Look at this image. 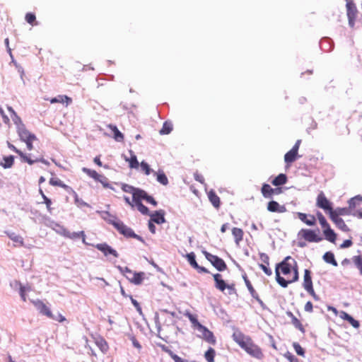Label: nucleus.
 <instances>
[{
	"instance_id": "6",
	"label": "nucleus",
	"mask_w": 362,
	"mask_h": 362,
	"mask_svg": "<svg viewBox=\"0 0 362 362\" xmlns=\"http://www.w3.org/2000/svg\"><path fill=\"white\" fill-rule=\"evenodd\" d=\"M82 171L88 176L93 178L95 181L100 182L105 188L112 189L108 182V179L105 175L99 174L96 170L87 168H83Z\"/></svg>"
},
{
	"instance_id": "22",
	"label": "nucleus",
	"mask_w": 362,
	"mask_h": 362,
	"mask_svg": "<svg viewBox=\"0 0 362 362\" xmlns=\"http://www.w3.org/2000/svg\"><path fill=\"white\" fill-rule=\"evenodd\" d=\"M129 153L131 157L129 158L125 157L124 159L127 162L129 163V166L130 168L137 169L139 167V163L137 160V158L132 150L129 151Z\"/></svg>"
},
{
	"instance_id": "30",
	"label": "nucleus",
	"mask_w": 362,
	"mask_h": 362,
	"mask_svg": "<svg viewBox=\"0 0 362 362\" xmlns=\"http://www.w3.org/2000/svg\"><path fill=\"white\" fill-rule=\"evenodd\" d=\"M71 98L66 95H58L57 97L53 98L50 100L51 103H66V105L71 103Z\"/></svg>"
},
{
	"instance_id": "50",
	"label": "nucleus",
	"mask_w": 362,
	"mask_h": 362,
	"mask_svg": "<svg viewBox=\"0 0 362 362\" xmlns=\"http://www.w3.org/2000/svg\"><path fill=\"white\" fill-rule=\"evenodd\" d=\"M245 284H246L250 294L252 295V296L253 298L257 299L258 298L257 294L255 292V289L253 288L252 286L251 285L250 282L247 279H245Z\"/></svg>"
},
{
	"instance_id": "34",
	"label": "nucleus",
	"mask_w": 362,
	"mask_h": 362,
	"mask_svg": "<svg viewBox=\"0 0 362 362\" xmlns=\"http://www.w3.org/2000/svg\"><path fill=\"white\" fill-rule=\"evenodd\" d=\"M95 344L103 353H106L109 349L107 341L103 338L96 339Z\"/></svg>"
},
{
	"instance_id": "16",
	"label": "nucleus",
	"mask_w": 362,
	"mask_h": 362,
	"mask_svg": "<svg viewBox=\"0 0 362 362\" xmlns=\"http://www.w3.org/2000/svg\"><path fill=\"white\" fill-rule=\"evenodd\" d=\"M297 216L301 221L304 222L308 226H312L315 224L316 220L313 215L298 212Z\"/></svg>"
},
{
	"instance_id": "61",
	"label": "nucleus",
	"mask_w": 362,
	"mask_h": 362,
	"mask_svg": "<svg viewBox=\"0 0 362 362\" xmlns=\"http://www.w3.org/2000/svg\"><path fill=\"white\" fill-rule=\"evenodd\" d=\"M306 312H312L313 311V304L311 302L308 301L306 303L305 305V308H304Z\"/></svg>"
},
{
	"instance_id": "55",
	"label": "nucleus",
	"mask_w": 362,
	"mask_h": 362,
	"mask_svg": "<svg viewBox=\"0 0 362 362\" xmlns=\"http://www.w3.org/2000/svg\"><path fill=\"white\" fill-rule=\"evenodd\" d=\"M346 321H348L354 328L359 327L360 324L358 321L354 319L351 316H350V317Z\"/></svg>"
},
{
	"instance_id": "59",
	"label": "nucleus",
	"mask_w": 362,
	"mask_h": 362,
	"mask_svg": "<svg viewBox=\"0 0 362 362\" xmlns=\"http://www.w3.org/2000/svg\"><path fill=\"white\" fill-rule=\"evenodd\" d=\"M194 179L199 182L202 184H204L206 186V184H204V179L202 175H199L198 173L194 174Z\"/></svg>"
},
{
	"instance_id": "28",
	"label": "nucleus",
	"mask_w": 362,
	"mask_h": 362,
	"mask_svg": "<svg viewBox=\"0 0 362 362\" xmlns=\"http://www.w3.org/2000/svg\"><path fill=\"white\" fill-rule=\"evenodd\" d=\"M330 218L336 224V226L341 230L345 232L349 230L348 226L346 225V223H344V220L341 218L334 216L330 217Z\"/></svg>"
},
{
	"instance_id": "39",
	"label": "nucleus",
	"mask_w": 362,
	"mask_h": 362,
	"mask_svg": "<svg viewBox=\"0 0 362 362\" xmlns=\"http://www.w3.org/2000/svg\"><path fill=\"white\" fill-rule=\"evenodd\" d=\"M70 192H72V194H74V202L77 206L82 207L88 206L87 203H86L84 201L80 199L77 193L73 189H71Z\"/></svg>"
},
{
	"instance_id": "24",
	"label": "nucleus",
	"mask_w": 362,
	"mask_h": 362,
	"mask_svg": "<svg viewBox=\"0 0 362 362\" xmlns=\"http://www.w3.org/2000/svg\"><path fill=\"white\" fill-rule=\"evenodd\" d=\"M300 156H298V152H296L293 150L291 149L285 154L284 161L287 164H290L294 162Z\"/></svg>"
},
{
	"instance_id": "27",
	"label": "nucleus",
	"mask_w": 362,
	"mask_h": 362,
	"mask_svg": "<svg viewBox=\"0 0 362 362\" xmlns=\"http://www.w3.org/2000/svg\"><path fill=\"white\" fill-rule=\"evenodd\" d=\"M153 223H158V211H156L154 214L151 216V219L148 222V228L150 231L155 234L156 233V226Z\"/></svg>"
},
{
	"instance_id": "47",
	"label": "nucleus",
	"mask_w": 362,
	"mask_h": 362,
	"mask_svg": "<svg viewBox=\"0 0 362 362\" xmlns=\"http://www.w3.org/2000/svg\"><path fill=\"white\" fill-rule=\"evenodd\" d=\"M354 263L356 267L360 270L361 274H362V259L360 256H354L352 258Z\"/></svg>"
},
{
	"instance_id": "15",
	"label": "nucleus",
	"mask_w": 362,
	"mask_h": 362,
	"mask_svg": "<svg viewBox=\"0 0 362 362\" xmlns=\"http://www.w3.org/2000/svg\"><path fill=\"white\" fill-rule=\"evenodd\" d=\"M95 247L98 250L101 251L105 256H107L108 255H112L115 257H118L117 252L115 250L112 249L110 246H109L106 243L97 244L95 245Z\"/></svg>"
},
{
	"instance_id": "48",
	"label": "nucleus",
	"mask_w": 362,
	"mask_h": 362,
	"mask_svg": "<svg viewBox=\"0 0 362 362\" xmlns=\"http://www.w3.org/2000/svg\"><path fill=\"white\" fill-rule=\"evenodd\" d=\"M317 216L319 222L322 228H326L329 226L328 223L327 222L325 218L323 216V215L320 212H318L317 214Z\"/></svg>"
},
{
	"instance_id": "13",
	"label": "nucleus",
	"mask_w": 362,
	"mask_h": 362,
	"mask_svg": "<svg viewBox=\"0 0 362 362\" xmlns=\"http://www.w3.org/2000/svg\"><path fill=\"white\" fill-rule=\"evenodd\" d=\"M197 331L199 332L198 336L199 337L203 338L209 343H211L213 344H215L216 339H215L213 333L211 331H209L206 327H205L204 326H203L202 325V326L199 327V328L197 329Z\"/></svg>"
},
{
	"instance_id": "32",
	"label": "nucleus",
	"mask_w": 362,
	"mask_h": 362,
	"mask_svg": "<svg viewBox=\"0 0 362 362\" xmlns=\"http://www.w3.org/2000/svg\"><path fill=\"white\" fill-rule=\"evenodd\" d=\"M232 234L234 236L235 242L237 245L243 240V231L242 229L239 228H233L232 229Z\"/></svg>"
},
{
	"instance_id": "60",
	"label": "nucleus",
	"mask_w": 362,
	"mask_h": 362,
	"mask_svg": "<svg viewBox=\"0 0 362 362\" xmlns=\"http://www.w3.org/2000/svg\"><path fill=\"white\" fill-rule=\"evenodd\" d=\"M352 245V242L351 240H346L343 242V243L340 245L341 248H346L350 247Z\"/></svg>"
},
{
	"instance_id": "26",
	"label": "nucleus",
	"mask_w": 362,
	"mask_h": 362,
	"mask_svg": "<svg viewBox=\"0 0 362 362\" xmlns=\"http://www.w3.org/2000/svg\"><path fill=\"white\" fill-rule=\"evenodd\" d=\"M49 184L52 186H57L60 187L65 190L70 192V190L72 189L67 185L64 184L61 180L57 177H52L49 181Z\"/></svg>"
},
{
	"instance_id": "18",
	"label": "nucleus",
	"mask_w": 362,
	"mask_h": 362,
	"mask_svg": "<svg viewBox=\"0 0 362 362\" xmlns=\"http://www.w3.org/2000/svg\"><path fill=\"white\" fill-rule=\"evenodd\" d=\"M354 211H351L350 209L348 208H337L334 210H332L331 211V214L329 215V217H339L340 216H349L352 215V213Z\"/></svg>"
},
{
	"instance_id": "53",
	"label": "nucleus",
	"mask_w": 362,
	"mask_h": 362,
	"mask_svg": "<svg viewBox=\"0 0 362 362\" xmlns=\"http://www.w3.org/2000/svg\"><path fill=\"white\" fill-rule=\"evenodd\" d=\"M43 203L45 204L48 212L52 214V208L51 207V205H52L51 199L49 198H48L47 197H45L43 199Z\"/></svg>"
},
{
	"instance_id": "54",
	"label": "nucleus",
	"mask_w": 362,
	"mask_h": 362,
	"mask_svg": "<svg viewBox=\"0 0 362 362\" xmlns=\"http://www.w3.org/2000/svg\"><path fill=\"white\" fill-rule=\"evenodd\" d=\"M284 357L286 358L290 362H299L298 358L290 352H286L284 354Z\"/></svg>"
},
{
	"instance_id": "14",
	"label": "nucleus",
	"mask_w": 362,
	"mask_h": 362,
	"mask_svg": "<svg viewBox=\"0 0 362 362\" xmlns=\"http://www.w3.org/2000/svg\"><path fill=\"white\" fill-rule=\"evenodd\" d=\"M221 275L220 274H216L214 275V279L216 282V285H215L216 288L219 289L221 291H224L226 288H228V294H230V295L232 294L235 291L233 286H230V285H226L225 281L223 279H221Z\"/></svg>"
},
{
	"instance_id": "10",
	"label": "nucleus",
	"mask_w": 362,
	"mask_h": 362,
	"mask_svg": "<svg viewBox=\"0 0 362 362\" xmlns=\"http://www.w3.org/2000/svg\"><path fill=\"white\" fill-rule=\"evenodd\" d=\"M346 1L349 25L351 28H353L354 26L357 11L354 4L352 2V0H346Z\"/></svg>"
},
{
	"instance_id": "56",
	"label": "nucleus",
	"mask_w": 362,
	"mask_h": 362,
	"mask_svg": "<svg viewBox=\"0 0 362 362\" xmlns=\"http://www.w3.org/2000/svg\"><path fill=\"white\" fill-rule=\"evenodd\" d=\"M260 259L262 262L269 264V256L265 253H260Z\"/></svg>"
},
{
	"instance_id": "3",
	"label": "nucleus",
	"mask_w": 362,
	"mask_h": 362,
	"mask_svg": "<svg viewBox=\"0 0 362 362\" xmlns=\"http://www.w3.org/2000/svg\"><path fill=\"white\" fill-rule=\"evenodd\" d=\"M135 195L137 198L134 204L137 207V209L143 214H148V209L142 204V201H144L146 204H150L153 206L157 204L156 201L151 196L148 195V194L143 189L139 191Z\"/></svg>"
},
{
	"instance_id": "44",
	"label": "nucleus",
	"mask_w": 362,
	"mask_h": 362,
	"mask_svg": "<svg viewBox=\"0 0 362 362\" xmlns=\"http://www.w3.org/2000/svg\"><path fill=\"white\" fill-rule=\"evenodd\" d=\"M312 284L313 282L310 276V272L308 269H305L304 272L303 287L308 286Z\"/></svg>"
},
{
	"instance_id": "35",
	"label": "nucleus",
	"mask_w": 362,
	"mask_h": 362,
	"mask_svg": "<svg viewBox=\"0 0 362 362\" xmlns=\"http://www.w3.org/2000/svg\"><path fill=\"white\" fill-rule=\"evenodd\" d=\"M323 259L327 263L331 264H332L334 267L337 266V261L334 259V254L332 252H327L323 255Z\"/></svg>"
},
{
	"instance_id": "52",
	"label": "nucleus",
	"mask_w": 362,
	"mask_h": 362,
	"mask_svg": "<svg viewBox=\"0 0 362 362\" xmlns=\"http://www.w3.org/2000/svg\"><path fill=\"white\" fill-rule=\"evenodd\" d=\"M293 348H294V349H295V351H296V352L297 353L298 355L304 356V350L300 346L299 344L295 342V343H293Z\"/></svg>"
},
{
	"instance_id": "2",
	"label": "nucleus",
	"mask_w": 362,
	"mask_h": 362,
	"mask_svg": "<svg viewBox=\"0 0 362 362\" xmlns=\"http://www.w3.org/2000/svg\"><path fill=\"white\" fill-rule=\"evenodd\" d=\"M233 339L251 356L257 359H262L263 358L264 355L261 349L253 343L250 337L243 334L239 331H235L233 334Z\"/></svg>"
},
{
	"instance_id": "64",
	"label": "nucleus",
	"mask_w": 362,
	"mask_h": 362,
	"mask_svg": "<svg viewBox=\"0 0 362 362\" xmlns=\"http://www.w3.org/2000/svg\"><path fill=\"white\" fill-rule=\"evenodd\" d=\"M352 216H356L358 218H362V209L354 211L352 213Z\"/></svg>"
},
{
	"instance_id": "9",
	"label": "nucleus",
	"mask_w": 362,
	"mask_h": 362,
	"mask_svg": "<svg viewBox=\"0 0 362 362\" xmlns=\"http://www.w3.org/2000/svg\"><path fill=\"white\" fill-rule=\"evenodd\" d=\"M298 235L310 243H319L322 240V238L318 236L315 231L310 229H301Z\"/></svg>"
},
{
	"instance_id": "36",
	"label": "nucleus",
	"mask_w": 362,
	"mask_h": 362,
	"mask_svg": "<svg viewBox=\"0 0 362 362\" xmlns=\"http://www.w3.org/2000/svg\"><path fill=\"white\" fill-rule=\"evenodd\" d=\"M144 273H134L132 276H129V279L135 284H140L144 279Z\"/></svg>"
},
{
	"instance_id": "23",
	"label": "nucleus",
	"mask_w": 362,
	"mask_h": 362,
	"mask_svg": "<svg viewBox=\"0 0 362 362\" xmlns=\"http://www.w3.org/2000/svg\"><path fill=\"white\" fill-rule=\"evenodd\" d=\"M122 189L127 193L132 194L133 197V201L135 202L137 197H136V194L138 193L139 191L141 190V189L135 188L133 186H131L127 184H122Z\"/></svg>"
},
{
	"instance_id": "33",
	"label": "nucleus",
	"mask_w": 362,
	"mask_h": 362,
	"mask_svg": "<svg viewBox=\"0 0 362 362\" xmlns=\"http://www.w3.org/2000/svg\"><path fill=\"white\" fill-rule=\"evenodd\" d=\"M287 181V177L285 174H279L277 177H276L272 182V185L274 186H279L285 184Z\"/></svg>"
},
{
	"instance_id": "38",
	"label": "nucleus",
	"mask_w": 362,
	"mask_h": 362,
	"mask_svg": "<svg viewBox=\"0 0 362 362\" xmlns=\"http://www.w3.org/2000/svg\"><path fill=\"white\" fill-rule=\"evenodd\" d=\"M173 130V124L170 122H164L162 129L160 130V134H168Z\"/></svg>"
},
{
	"instance_id": "31",
	"label": "nucleus",
	"mask_w": 362,
	"mask_h": 362,
	"mask_svg": "<svg viewBox=\"0 0 362 362\" xmlns=\"http://www.w3.org/2000/svg\"><path fill=\"white\" fill-rule=\"evenodd\" d=\"M325 238L331 243H334L336 240L337 235L330 227H327L324 230Z\"/></svg>"
},
{
	"instance_id": "63",
	"label": "nucleus",
	"mask_w": 362,
	"mask_h": 362,
	"mask_svg": "<svg viewBox=\"0 0 362 362\" xmlns=\"http://www.w3.org/2000/svg\"><path fill=\"white\" fill-rule=\"evenodd\" d=\"M132 341V344L134 345V347L137 348L138 349H140L141 348V346L140 345V344L139 343V341L136 339L135 337H132L131 339Z\"/></svg>"
},
{
	"instance_id": "49",
	"label": "nucleus",
	"mask_w": 362,
	"mask_h": 362,
	"mask_svg": "<svg viewBox=\"0 0 362 362\" xmlns=\"http://www.w3.org/2000/svg\"><path fill=\"white\" fill-rule=\"evenodd\" d=\"M25 21H27V23H28L30 25H34V23L35 22V20H36V17H35V15L33 13H28L26 15H25Z\"/></svg>"
},
{
	"instance_id": "17",
	"label": "nucleus",
	"mask_w": 362,
	"mask_h": 362,
	"mask_svg": "<svg viewBox=\"0 0 362 362\" xmlns=\"http://www.w3.org/2000/svg\"><path fill=\"white\" fill-rule=\"evenodd\" d=\"M267 210L271 212L284 213L286 209L284 205H280L275 201H271L268 203Z\"/></svg>"
},
{
	"instance_id": "4",
	"label": "nucleus",
	"mask_w": 362,
	"mask_h": 362,
	"mask_svg": "<svg viewBox=\"0 0 362 362\" xmlns=\"http://www.w3.org/2000/svg\"><path fill=\"white\" fill-rule=\"evenodd\" d=\"M18 134L20 137V139L26 144L28 150H33V142L38 141L36 136L34 134L30 132L28 129H26L24 125H21L18 127Z\"/></svg>"
},
{
	"instance_id": "19",
	"label": "nucleus",
	"mask_w": 362,
	"mask_h": 362,
	"mask_svg": "<svg viewBox=\"0 0 362 362\" xmlns=\"http://www.w3.org/2000/svg\"><path fill=\"white\" fill-rule=\"evenodd\" d=\"M107 127L112 132L113 138L116 141L122 142L124 141V134L118 129L117 126L110 124Z\"/></svg>"
},
{
	"instance_id": "25",
	"label": "nucleus",
	"mask_w": 362,
	"mask_h": 362,
	"mask_svg": "<svg viewBox=\"0 0 362 362\" xmlns=\"http://www.w3.org/2000/svg\"><path fill=\"white\" fill-rule=\"evenodd\" d=\"M208 198L215 208H219L220 198L216 195L214 190L211 189L208 192Z\"/></svg>"
},
{
	"instance_id": "45",
	"label": "nucleus",
	"mask_w": 362,
	"mask_h": 362,
	"mask_svg": "<svg viewBox=\"0 0 362 362\" xmlns=\"http://www.w3.org/2000/svg\"><path fill=\"white\" fill-rule=\"evenodd\" d=\"M187 317H188L189 321L191 322V323L192 324V327L194 329L197 330L199 327L202 326V325L198 322V320H197L195 316H194L191 314H187Z\"/></svg>"
},
{
	"instance_id": "51",
	"label": "nucleus",
	"mask_w": 362,
	"mask_h": 362,
	"mask_svg": "<svg viewBox=\"0 0 362 362\" xmlns=\"http://www.w3.org/2000/svg\"><path fill=\"white\" fill-rule=\"evenodd\" d=\"M139 165L146 175H148L151 173V170L147 163L142 161Z\"/></svg>"
},
{
	"instance_id": "46",
	"label": "nucleus",
	"mask_w": 362,
	"mask_h": 362,
	"mask_svg": "<svg viewBox=\"0 0 362 362\" xmlns=\"http://www.w3.org/2000/svg\"><path fill=\"white\" fill-rule=\"evenodd\" d=\"M288 315L291 317L293 325L296 328L299 329L301 331H303V328L300 322L295 316H293V315L291 313H288Z\"/></svg>"
},
{
	"instance_id": "42",
	"label": "nucleus",
	"mask_w": 362,
	"mask_h": 362,
	"mask_svg": "<svg viewBox=\"0 0 362 362\" xmlns=\"http://www.w3.org/2000/svg\"><path fill=\"white\" fill-rule=\"evenodd\" d=\"M3 160L4 163L1 165L4 168H9L13 165L14 158L13 156L4 157Z\"/></svg>"
},
{
	"instance_id": "8",
	"label": "nucleus",
	"mask_w": 362,
	"mask_h": 362,
	"mask_svg": "<svg viewBox=\"0 0 362 362\" xmlns=\"http://www.w3.org/2000/svg\"><path fill=\"white\" fill-rule=\"evenodd\" d=\"M202 252L206 259L209 261L218 271L222 272L226 269V264L222 259L216 255H211L206 251H203Z\"/></svg>"
},
{
	"instance_id": "40",
	"label": "nucleus",
	"mask_w": 362,
	"mask_h": 362,
	"mask_svg": "<svg viewBox=\"0 0 362 362\" xmlns=\"http://www.w3.org/2000/svg\"><path fill=\"white\" fill-rule=\"evenodd\" d=\"M186 257H187L189 263L193 268H194V269L199 268V265L196 262L195 255L194 252H190V253L187 254Z\"/></svg>"
},
{
	"instance_id": "43",
	"label": "nucleus",
	"mask_w": 362,
	"mask_h": 362,
	"mask_svg": "<svg viewBox=\"0 0 362 362\" xmlns=\"http://www.w3.org/2000/svg\"><path fill=\"white\" fill-rule=\"evenodd\" d=\"M215 351L212 348H209L205 353L204 356L208 362H214Z\"/></svg>"
},
{
	"instance_id": "58",
	"label": "nucleus",
	"mask_w": 362,
	"mask_h": 362,
	"mask_svg": "<svg viewBox=\"0 0 362 362\" xmlns=\"http://www.w3.org/2000/svg\"><path fill=\"white\" fill-rule=\"evenodd\" d=\"M160 183L164 185L168 184V178L164 173L160 172Z\"/></svg>"
},
{
	"instance_id": "57",
	"label": "nucleus",
	"mask_w": 362,
	"mask_h": 362,
	"mask_svg": "<svg viewBox=\"0 0 362 362\" xmlns=\"http://www.w3.org/2000/svg\"><path fill=\"white\" fill-rule=\"evenodd\" d=\"M259 267L264 271V272L268 275L270 276L272 274V272L270 269H269L267 266L261 264H259Z\"/></svg>"
},
{
	"instance_id": "29",
	"label": "nucleus",
	"mask_w": 362,
	"mask_h": 362,
	"mask_svg": "<svg viewBox=\"0 0 362 362\" xmlns=\"http://www.w3.org/2000/svg\"><path fill=\"white\" fill-rule=\"evenodd\" d=\"M19 286V294L23 301L25 302L27 300L26 292L31 291L30 286H23L21 283L17 282Z\"/></svg>"
},
{
	"instance_id": "11",
	"label": "nucleus",
	"mask_w": 362,
	"mask_h": 362,
	"mask_svg": "<svg viewBox=\"0 0 362 362\" xmlns=\"http://www.w3.org/2000/svg\"><path fill=\"white\" fill-rule=\"evenodd\" d=\"M317 206L327 211L330 215L331 211L333 210L331 202L326 198L324 193L321 192L317 197Z\"/></svg>"
},
{
	"instance_id": "62",
	"label": "nucleus",
	"mask_w": 362,
	"mask_h": 362,
	"mask_svg": "<svg viewBox=\"0 0 362 362\" xmlns=\"http://www.w3.org/2000/svg\"><path fill=\"white\" fill-rule=\"evenodd\" d=\"M131 300H132V303H133V305L136 308V310L141 313V309L139 305V303L135 299H134L132 297H131Z\"/></svg>"
},
{
	"instance_id": "20",
	"label": "nucleus",
	"mask_w": 362,
	"mask_h": 362,
	"mask_svg": "<svg viewBox=\"0 0 362 362\" xmlns=\"http://www.w3.org/2000/svg\"><path fill=\"white\" fill-rule=\"evenodd\" d=\"M8 238L15 243V246L22 247L24 245L23 238L14 232H6Z\"/></svg>"
},
{
	"instance_id": "21",
	"label": "nucleus",
	"mask_w": 362,
	"mask_h": 362,
	"mask_svg": "<svg viewBox=\"0 0 362 362\" xmlns=\"http://www.w3.org/2000/svg\"><path fill=\"white\" fill-rule=\"evenodd\" d=\"M362 204V196L356 195L349 201V208L351 211H354V209Z\"/></svg>"
},
{
	"instance_id": "5",
	"label": "nucleus",
	"mask_w": 362,
	"mask_h": 362,
	"mask_svg": "<svg viewBox=\"0 0 362 362\" xmlns=\"http://www.w3.org/2000/svg\"><path fill=\"white\" fill-rule=\"evenodd\" d=\"M112 225L119 232V233L122 234L124 237L136 238L144 243V239L141 236L136 235L131 228L126 226L122 221H115L112 223Z\"/></svg>"
},
{
	"instance_id": "1",
	"label": "nucleus",
	"mask_w": 362,
	"mask_h": 362,
	"mask_svg": "<svg viewBox=\"0 0 362 362\" xmlns=\"http://www.w3.org/2000/svg\"><path fill=\"white\" fill-rule=\"evenodd\" d=\"M275 273L276 281L283 288H286L289 284L298 279L297 263L290 256L277 265Z\"/></svg>"
},
{
	"instance_id": "7",
	"label": "nucleus",
	"mask_w": 362,
	"mask_h": 362,
	"mask_svg": "<svg viewBox=\"0 0 362 362\" xmlns=\"http://www.w3.org/2000/svg\"><path fill=\"white\" fill-rule=\"evenodd\" d=\"M8 147L13 151L16 152L19 155L21 158L22 160L28 163L30 165H33L34 163L41 162L45 164H48L49 163L46 161L43 157L35 158V159H32L30 156H27L25 153H23L21 150L18 149L14 145L11 144L10 142H7Z\"/></svg>"
},
{
	"instance_id": "37",
	"label": "nucleus",
	"mask_w": 362,
	"mask_h": 362,
	"mask_svg": "<svg viewBox=\"0 0 362 362\" xmlns=\"http://www.w3.org/2000/svg\"><path fill=\"white\" fill-rule=\"evenodd\" d=\"M274 192V189L270 187L268 184H264L262 187V195L266 197L269 198L272 196V194Z\"/></svg>"
},
{
	"instance_id": "41",
	"label": "nucleus",
	"mask_w": 362,
	"mask_h": 362,
	"mask_svg": "<svg viewBox=\"0 0 362 362\" xmlns=\"http://www.w3.org/2000/svg\"><path fill=\"white\" fill-rule=\"evenodd\" d=\"M162 349L165 352L168 353L169 355L173 358L175 362H187L186 360H184L179 357L178 356L174 354L170 350H169L166 346H162Z\"/></svg>"
},
{
	"instance_id": "12",
	"label": "nucleus",
	"mask_w": 362,
	"mask_h": 362,
	"mask_svg": "<svg viewBox=\"0 0 362 362\" xmlns=\"http://www.w3.org/2000/svg\"><path fill=\"white\" fill-rule=\"evenodd\" d=\"M31 303L41 314L49 318H54V315L49 308L42 300H31Z\"/></svg>"
}]
</instances>
